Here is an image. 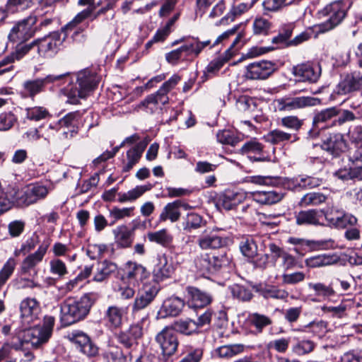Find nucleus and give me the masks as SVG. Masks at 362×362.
Returning a JSON list of instances; mask_svg holds the SVG:
<instances>
[{
	"mask_svg": "<svg viewBox=\"0 0 362 362\" xmlns=\"http://www.w3.org/2000/svg\"><path fill=\"white\" fill-rule=\"evenodd\" d=\"M208 46L211 47V40L200 41L198 37H192L187 40L181 47L187 57H197L202 51Z\"/></svg>",
	"mask_w": 362,
	"mask_h": 362,
	"instance_id": "obj_28",
	"label": "nucleus"
},
{
	"mask_svg": "<svg viewBox=\"0 0 362 362\" xmlns=\"http://www.w3.org/2000/svg\"><path fill=\"white\" fill-rule=\"evenodd\" d=\"M315 347V343L310 339L297 341L292 346V351L298 355L303 356L312 352Z\"/></svg>",
	"mask_w": 362,
	"mask_h": 362,
	"instance_id": "obj_54",
	"label": "nucleus"
},
{
	"mask_svg": "<svg viewBox=\"0 0 362 362\" xmlns=\"http://www.w3.org/2000/svg\"><path fill=\"white\" fill-rule=\"evenodd\" d=\"M322 73L318 63H303L293 66L292 74L299 81L315 83L319 80Z\"/></svg>",
	"mask_w": 362,
	"mask_h": 362,
	"instance_id": "obj_11",
	"label": "nucleus"
},
{
	"mask_svg": "<svg viewBox=\"0 0 362 362\" xmlns=\"http://www.w3.org/2000/svg\"><path fill=\"white\" fill-rule=\"evenodd\" d=\"M212 258V254H201L194 259L196 268L203 274L215 272Z\"/></svg>",
	"mask_w": 362,
	"mask_h": 362,
	"instance_id": "obj_40",
	"label": "nucleus"
},
{
	"mask_svg": "<svg viewBox=\"0 0 362 362\" xmlns=\"http://www.w3.org/2000/svg\"><path fill=\"white\" fill-rule=\"evenodd\" d=\"M146 143H139L127 152V163L123 167V171H129L140 160Z\"/></svg>",
	"mask_w": 362,
	"mask_h": 362,
	"instance_id": "obj_35",
	"label": "nucleus"
},
{
	"mask_svg": "<svg viewBox=\"0 0 362 362\" xmlns=\"http://www.w3.org/2000/svg\"><path fill=\"white\" fill-rule=\"evenodd\" d=\"M172 329L175 332H178L185 335H191L198 331L195 321L190 318H181L176 320L173 323Z\"/></svg>",
	"mask_w": 362,
	"mask_h": 362,
	"instance_id": "obj_36",
	"label": "nucleus"
},
{
	"mask_svg": "<svg viewBox=\"0 0 362 362\" xmlns=\"http://www.w3.org/2000/svg\"><path fill=\"white\" fill-rule=\"evenodd\" d=\"M105 356L112 362H138L140 359L139 357H136L135 361H134L132 352L124 354L120 348L113 346L109 347L108 350L105 352Z\"/></svg>",
	"mask_w": 362,
	"mask_h": 362,
	"instance_id": "obj_38",
	"label": "nucleus"
},
{
	"mask_svg": "<svg viewBox=\"0 0 362 362\" xmlns=\"http://www.w3.org/2000/svg\"><path fill=\"white\" fill-rule=\"evenodd\" d=\"M362 90V71L354 70L346 73L336 88L339 95H347Z\"/></svg>",
	"mask_w": 362,
	"mask_h": 362,
	"instance_id": "obj_10",
	"label": "nucleus"
},
{
	"mask_svg": "<svg viewBox=\"0 0 362 362\" xmlns=\"http://www.w3.org/2000/svg\"><path fill=\"white\" fill-rule=\"evenodd\" d=\"M337 217L335 218L329 217L332 221V226L337 228H345L349 226H354L357 223V218L351 214H344L342 211H336Z\"/></svg>",
	"mask_w": 362,
	"mask_h": 362,
	"instance_id": "obj_44",
	"label": "nucleus"
},
{
	"mask_svg": "<svg viewBox=\"0 0 362 362\" xmlns=\"http://www.w3.org/2000/svg\"><path fill=\"white\" fill-rule=\"evenodd\" d=\"M320 99L310 96L292 97L286 95L275 100L276 107L280 112H291L320 104Z\"/></svg>",
	"mask_w": 362,
	"mask_h": 362,
	"instance_id": "obj_6",
	"label": "nucleus"
},
{
	"mask_svg": "<svg viewBox=\"0 0 362 362\" xmlns=\"http://www.w3.org/2000/svg\"><path fill=\"white\" fill-rule=\"evenodd\" d=\"M79 115L78 112H69L59 121L60 127L71 128L70 136H73L77 133V128L75 127L76 117Z\"/></svg>",
	"mask_w": 362,
	"mask_h": 362,
	"instance_id": "obj_56",
	"label": "nucleus"
},
{
	"mask_svg": "<svg viewBox=\"0 0 362 362\" xmlns=\"http://www.w3.org/2000/svg\"><path fill=\"white\" fill-rule=\"evenodd\" d=\"M25 93L30 98L43 91L45 85L41 78L25 81L23 84Z\"/></svg>",
	"mask_w": 362,
	"mask_h": 362,
	"instance_id": "obj_47",
	"label": "nucleus"
},
{
	"mask_svg": "<svg viewBox=\"0 0 362 362\" xmlns=\"http://www.w3.org/2000/svg\"><path fill=\"white\" fill-rule=\"evenodd\" d=\"M99 77L88 71L77 75L78 87H67L62 91L67 97V103L77 104L80 98H86L98 85Z\"/></svg>",
	"mask_w": 362,
	"mask_h": 362,
	"instance_id": "obj_3",
	"label": "nucleus"
},
{
	"mask_svg": "<svg viewBox=\"0 0 362 362\" xmlns=\"http://www.w3.org/2000/svg\"><path fill=\"white\" fill-rule=\"evenodd\" d=\"M347 8V5L342 0L327 5L319 12L320 17L327 18L325 22L319 25V30L325 33L337 26L345 18Z\"/></svg>",
	"mask_w": 362,
	"mask_h": 362,
	"instance_id": "obj_4",
	"label": "nucleus"
},
{
	"mask_svg": "<svg viewBox=\"0 0 362 362\" xmlns=\"http://www.w3.org/2000/svg\"><path fill=\"white\" fill-rule=\"evenodd\" d=\"M245 201H250L249 192L227 190L220 197L218 203L225 209L230 210Z\"/></svg>",
	"mask_w": 362,
	"mask_h": 362,
	"instance_id": "obj_19",
	"label": "nucleus"
},
{
	"mask_svg": "<svg viewBox=\"0 0 362 362\" xmlns=\"http://www.w3.org/2000/svg\"><path fill=\"white\" fill-rule=\"evenodd\" d=\"M217 141L223 144H228L232 146H236L240 140L238 137L235 136L230 131L223 130L220 131L216 134Z\"/></svg>",
	"mask_w": 362,
	"mask_h": 362,
	"instance_id": "obj_59",
	"label": "nucleus"
},
{
	"mask_svg": "<svg viewBox=\"0 0 362 362\" xmlns=\"http://www.w3.org/2000/svg\"><path fill=\"white\" fill-rule=\"evenodd\" d=\"M337 262L335 256L318 255L305 260L306 265L311 268L320 267L333 264Z\"/></svg>",
	"mask_w": 362,
	"mask_h": 362,
	"instance_id": "obj_46",
	"label": "nucleus"
},
{
	"mask_svg": "<svg viewBox=\"0 0 362 362\" xmlns=\"http://www.w3.org/2000/svg\"><path fill=\"white\" fill-rule=\"evenodd\" d=\"M72 341L75 344L76 348L83 354L91 357L97 355L98 347L93 344L90 338L83 332L73 334Z\"/></svg>",
	"mask_w": 362,
	"mask_h": 362,
	"instance_id": "obj_24",
	"label": "nucleus"
},
{
	"mask_svg": "<svg viewBox=\"0 0 362 362\" xmlns=\"http://www.w3.org/2000/svg\"><path fill=\"white\" fill-rule=\"evenodd\" d=\"M339 114V110L335 107L324 109L315 114L313 119V127L308 132L309 137L311 139L317 138L320 130L332 127V124L327 125V123L332 118L338 116Z\"/></svg>",
	"mask_w": 362,
	"mask_h": 362,
	"instance_id": "obj_9",
	"label": "nucleus"
},
{
	"mask_svg": "<svg viewBox=\"0 0 362 362\" xmlns=\"http://www.w3.org/2000/svg\"><path fill=\"white\" fill-rule=\"evenodd\" d=\"M160 287L158 284L146 285L143 291L136 296L133 306L132 312L141 310L146 308L153 300L157 296Z\"/></svg>",
	"mask_w": 362,
	"mask_h": 362,
	"instance_id": "obj_17",
	"label": "nucleus"
},
{
	"mask_svg": "<svg viewBox=\"0 0 362 362\" xmlns=\"http://www.w3.org/2000/svg\"><path fill=\"white\" fill-rule=\"evenodd\" d=\"M117 269V264L107 260L100 262L96 265L93 281L102 282L106 280L112 273L115 272Z\"/></svg>",
	"mask_w": 362,
	"mask_h": 362,
	"instance_id": "obj_33",
	"label": "nucleus"
},
{
	"mask_svg": "<svg viewBox=\"0 0 362 362\" xmlns=\"http://www.w3.org/2000/svg\"><path fill=\"white\" fill-rule=\"evenodd\" d=\"M253 289L265 298L284 299L288 293L284 290L279 289L277 287L267 284H259L253 286Z\"/></svg>",
	"mask_w": 362,
	"mask_h": 362,
	"instance_id": "obj_30",
	"label": "nucleus"
},
{
	"mask_svg": "<svg viewBox=\"0 0 362 362\" xmlns=\"http://www.w3.org/2000/svg\"><path fill=\"white\" fill-rule=\"evenodd\" d=\"M78 6L88 7L78 13L73 20L66 25V28H71L81 23L85 20L90 18L95 9V0H78Z\"/></svg>",
	"mask_w": 362,
	"mask_h": 362,
	"instance_id": "obj_26",
	"label": "nucleus"
},
{
	"mask_svg": "<svg viewBox=\"0 0 362 362\" xmlns=\"http://www.w3.org/2000/svg\"><path fill=\"white\" fill-rule=\"evenodd\" d=\"M326 196L319 192H309L305 194L300 201V205L303 207L308 206H317L326 201Z\"/></svg>",
	"mask_w": 362,
	"mask_h": 362,
	"instance_id": "obj_51",
	"label": "nucleus"
},
{
	"mask_svg": "<svg viewBox=\"0 0 362 362\" xmlns=\"http://www.w3.org/2000/svg\"><path fill=\"white\" fill-rule=\"evenodd\" d=\"M262 151V144L256 139L247 141L240 149L242 153H260Z\"/></svg>",
	"mask_w": 362,
	"mask_h": 362,
	"instance_id": "obj_63",
	"label": "nucleus"
},
{
	"mask_svg": "<svg viewBox=\"0 0 362 362\" xmlns=\"http://www.w3.org/2000/svg\"><path fill=\"white\" fill-rule=\"evenodd\" d=\"M35 0H7L5 8L6 18L8 14H15L23 11L34 4Z\"/></svg>",
	"mask_w": 362,
	"mask_h": 362,
	"instance_id": "obj_37",
	"label": "nucleus"
},
{
	"mask_svg": "<svg viewBox=\"0 0 362 362\" xmlns=\"http://www.w3.org/2000/svg\"><path fill=\"white\" fill-rule=\"evenodd\" d=\"M134 210V207H126V208H118L113 207L110 211V217L114 218L113 222L111 223L114 224L115 221L122 219L126 217H130L132 216L133 211Z\"/></svg>",
	"mask_w": 362,
	"mask_h": 362,
	"instance_id": "obj_60",
	"label": "nucleus"
},
{
	"mask_svg": "<svg viewBox=\"0 0 362 362\" xmlns=\"http://www.w3.org/2000/svg\"><path fill=\"white\" fill-rule=\"evenodd\" d=\"M148 276V273L144 267L136 262H129L124 270V274L121 280L130 285H139V283Z\"/></svg>",
	"mask_w": 362,
	"mask_h": 362,
	"instance_id": "obj_18",
	"label": "nucleus"
},
{
	"mask_svg": "<svg viewBox=\"0 0 362 362\" xmlns=\"http://www.w3.org/2000/svg\"><path fill=\"white\" fill-rule=\"evenodd\" d=\"M115 243L118 248L129 247L134 240V230L126 225H120L112 230Z\"/></svg>",
	"mask_w": 362,
	"mask_h": 362,
	"instance_id": "obj_22",
	"label": "nucleus"
},
{
	"mask_svg": "<svg viewBox=\"0 0 362 362\" xmlns=\"http://www.w3.org/2000/svg\"><path fill=\"white\" fill-rule=\"evenodd\" d=\"M48 248V245H41L36 252L27 256L22 262L20 267L21 274H27L42 260Z\"/></svg>",
	"mask_w": 362,
	"mask_h": 362,
	"instance_id": "obj_23",
	"label": "nucleus"
},
{
	"mask_svg": "<svg viewBox=\"0 0 362 362\" xmlns=\"http://www.w3.org/2000/svg\"><path fill=\"white\" fill-rule=\"evenodd\" d=\"M230 291L233 297L243 301L250 300L252 297L250 290L239 284L233 285Z\"/></svg>",
	"mask_w": 362,
	"mask_h": 362,
	"instance_id": "obj_58",
	"label": "nucleus"
},
{
	"mask_svg": "<svg viewBox=\"0 0 362 362\" xmlns=\"http://www.w3.org/2000/svg\"><path fill=\"white\" fill-rule=\"evenodd\" d=\"M250 201H254L261 205H272L279 202L284 197L281 191H256L249 192Z\"/></svg>",
	"mask_w": 362,
	"mask_h": 362,
	"instance_id": "obj_21",
	"label": "nucleus"
},
{
	"mask_svg": "<svg viewBox=\"0 0 362 362\" xmlns=\"http://www.w3.org/2000/svg\"><path fill=\"white\" fill-rule=\"evenodd\" d=\"M258 0H252L250 2L240 3L234 6L230 11L229 13L216 23V25H227L229 22H233L235 17L247 11Z\"/></svg>",
	"mask_w": 362,
	"mask_h": 362,
	"instance_id": "obj_32",
	"label": "nucleus"
},
{
	"mask_svg": "<svg viewBox=\"0 0 362 362\" xmlns=\"http://www.w3.org/2000/svg\"><path fill=\"white\" fill-rule=\"evenodd\" d=\"M127 320V310L115 305L107 307L104 313V320L111 329L120 328Z\"/></svg>",
	"mask_w": 362,
	"mask_h": 362,
	"instance_id": "obj_16",
	"label": "nucleus"
},
{
	"mask_svg": "<svg viewBox=\"0 0 362 362\" xmlns=\"http://www.w3.org/2000/svg\"><path fill=\"white\" fill-rule=\"evenodd\" d=\"M35 42L40 54L52 57L60 49L63 40L60 33L54 32L42 39L35 40Z\"/></svg>",
	"mask_w": 362,
	"mask_h": 362,
	"instance_id": "obj_14",
	"label": "nucleus"
},
{
	"mask_svg": "<svg viewBox=\"0 0 362 362\" xmlns=\"http://www.w3.org/2000/svg\"><path fill=\"white\" fill-rule=\"evenodd\" d=\"M279 124L286 129L297 132L302 128L304 121L298 116L288 115L281 118Z\"/></svg>",
	"mask_w": 362,
	"mask_h": 362,
	"instance_id": "obj_50",
	"label": "nucleus"
},
{
	"mask_svg": "<svg viewBox=\"0 0 362 362\" xmlns=\"http://www.w3.org/2000/svg\"><path fill=\"white\" fill-rule=\"evenodd\" d=\"M245 346L241 344L224 345L216 349V353L221 358H231L244 351Z\"/></svg>",
	"mask_w": 362,
	"mask_h": 362,
	"instance_id": "obj_48",
	"label": "nucleus"
},
{
	"mask_svg": "<svg viewBox=\"0 0 362 362\" xmlns=\"http://www.w3.org/2000/svg\"><path fill=\"white\" fill-rule=\"evenodd\" d=\"M22 317H29L37 314L39 310V303L35 298H27L20 305Z\"/></svg>",
	"mask_w": 362,
	"mask_h": 362,
	"instance_id": "obj_49",
	"label": "nucleus"
},
{
	"mask_svg": "<svg viewBox=\"0 0 362 362\" xmlns=\"http://www.w3.org/2000/svg\"><path fill=\"white\" fill-rule=\"evenodd\" d=\"M293 0H264L262 6L265 11H277L284 6L290 4Z\"/></svg>",
	"mask_w": 362,
	"mask_h": 362,
	"instance_id": "obj_61",
	"label": "nucleus"
},
{
	"mask_svg": "<svg viewBox=\"0 0 362 362\" xmlns=\"http://www.w3.org/2000/svg\"><path fill=\"white\" fill-rule=\"evenodd\" d=\"M224 243L221 237L214 233L204 235L198 240V245L202 250L220 248Z\"/></svg>",
	"mask_w": 362,
	"mask_h": 362,
	"instance_id": "obj_39",
	"label": "nucleus"
},
{
	"mask_svg": "<svg viewBox=\"0 0 362 362\" xmlns=\"http://www.w3.org/2000/svg\"><path fill=\"white\" fill-rule=\"evenodd\" d=\"M54 325V318L47 316L42 325L33 327L30 329L16 332L13 336L16 342H21V350L26 344L30 343L34 349H39L47 344L52 336Z\"/></svg>",
	"mask_w": 362,
	"mask_h": 362,
	"instance_id": "obj_2",
	"label": "nucleus"
},
{
	"mask_svg": "<svg viewBox=\"0 0 362 362\" xmlns=\"http://www.w3.org/2000/svg\"><path fill=\"white\" fill-rule=\"evenodd\" d=\"M147 238L150 242L157 243L163 247L170 245L173 239V235L166 229L149 232L147 233Z\"/></svg>",
	"mask_w": 362,
	"mask_h": 362,
	"instance_id": "obj_42",
	"label": "nucleus"
},
{
	"mask_svg": "<svg viewBox=\"0 0 362 362\" xmlns=\"http://www.w3.org/2000/svg\"><path fill=\"white\" fill-rule=\"evenodd\" d=\"M50 189L40 183L31 184L16 193V204L19 207L28 206L45 199Z\"/></svg>",
	"mask_w": 362,
	"mask_h": 362,
	"instance_id": "obj_5",
	"label": "nucleus"
},
{
	"mask_svg": "<svg viewBox=\"0 0 362 362\" xmlns=\"http://www.w3.org/2000/svg\"><path fill=\"white\" fill-rule=\"evenodd\" d=\"M250 325L255 327L258 333H261L267 326L272 325V319L264 315L258 313H250L248 316Z\"/></svg>",
	"mask_w": 362,
	"mask_h": 362,
	"instance_id": "obj_45",
	"label": "nucleus"
},
{
	"mask_svg": "<svg viewBox=\"0 0 362 362\" xmlns=\"http://www.w3.org/2000/svg\"><path fill=\"white\" fill-rule=\"evenodd\" d=\"M187 291L195 307L202 308L212 302L213 296L209 292L192 286L187 287Z\"/></svg>",
	"mask_w": 362,
	"mask_h": 362,
	"instance_id": "obj_31",
	"label": "nucleus"
},
{
	"mask_svg": "<svg viewBox=\"0 0 362 362\" xmlns=\"http://www.w3.org/2000/svg\"><path fill=\"white\" fill-rule=\"evenodd\" d=\"M294 29V25L292 23L283 25L280 30L279 35L272 39V42L276 44H282L288 42Z\"/></svg>",
	"mask_w": 362,
	"mask_h": 362,
	"instance_id": "obj_57",
	"label": "nucleus"
},
{
	"mask_svg": "<svg viewBox=\"0 0 362 362\" xmlns=\"http://www.w3.org/2000/svg\"><path fill=\"white\" fill-rule=\"evenodd\" d=\"M240 248L242 254L250 261L255 258L258 254L257 243L252 238H248L242 242Z\"/></svg>",
	"mask_w": 362,
	"mask_h": 362,
	"instance_id": "obj_53",
	"label": "nucleus"
},
{
	"mask_svg": "<svg viewBox=\"0 0 362 362\" xmlns=\"http://www.w3.org/2000/svg\"><path fill=\"white\" fill-rule=\"evenodd\" d=\"M174 263L171 262L165 254L157 257V262L153 269V276L156 282L170 278L175 272Z\"/></svg>",
	"mask_w": 362,
	"mask_h": 362,
	"instance_id": "obj_15",
	"label": "nucleus"
},
{
	"mask_svg": "<svg viewBox=\"0 0 362 362\" xmlns=\"http://www.w3.org/2000/svg\"><path fill=\"white\" fill-rule=\"evenodd\" d=\"M37 23V17L30 15L27 18L16 23L11 28L8 39L10 41L24 42L34 36L36 32L35 24Z\"/></svg>",
	"mask_w": 362,
	"mask_h": 362,
	"instance_id": "obj_7",
	"label": "nucleus"
},
{
	"mask_svg": "<svg viewBox=\"0 0 362 362\" xmlns=\"http://www.w3.org/2000/svg\"><path fill=\"white\" fill-rule=\"evenodd\" d=\"M276 70V64L271 61H259L246 66L245 76L250 80H264L270 76Z\"/></svg>",
	"mask_w": 362,
	"mask_h": 362,
	"instance_id": "obj_12",
	"label": "nucleus"
},
{
	"mask_svg": "<svg viewBox=\"0 0 362 362\" xmlns=\"http://www.w3.org/2000/svg\"><path fill=\"white\" fill-rule=\"evenodd\" d=\"M202 218L197 214L189 213L184 219L182 225L183 230L191 232L193 230L199 228L202 226Z\"/></svg>",
	"mask_w": 362,
	"mask_h": 362,
	"instance_id": "obj_52",
	"label": "nucleus"
},
{
	"mask_svg": "<svg viewBox=\"0 0 362 362\" xmlns=\"http://www.w3.org/2000/svg\"><path fill=\"white\" fill-rule=\"evenodd\" d=\"M265 141L274 145L283 144L286 142H295L298 140L296 134H291L279 129L269 132L264 136Z\"/></svg>",
	"mask_w": 362,
	"mask_h": 362,
	"instance_id": "obj_27",
	"label": "nucleus"
},
{
	"mask_svg": "<svg viewBox=\"0 0 362 362\" xmlns=\"http://www.w3.org/2000/svg\"><path fill=\"white\" fill-rule=\"evenodd\" d=\"M296 224L298 226L320 225L322 215L320 211L308 209L300 211L295 216Z\"/></svg>",
	"mask_w": 362,
	"mask_h": 362,
	"instance_id": "obj_29",
	"label": "nucleus"
},
{
	"mask_svg": "<svg viewBox=\"0 0 362 362\" xmlns=\"http://www.w3.org/2000/svg\"><path fill=\"white\" fill-rule=\"evenodd\" d=\"M270 26V23L263 18H257L253 22V30L257 35H267Z\"/></svg>",
	"mask_w": 362,
	"mask_h": 362,
	"instance_id": "obj_64",
	"label": "nucleus"
},
{
	"mask_svg": "<svg viewBox=\"0 0 362 362\" xmlns=\"http://www.w3.org/2000/svg\"><path fill=\"white\" fill-rule=\"evenodd\" d=\"M152 187L151 184L139 185L127 192H119L117 194V200L120 203L132 202L149 191Z\"/></svg>",
	"mask_w": 362,
	"mask_h": 362,
	"instance_id": "obj_34",
	"label": "nucleus"
},
{
	"mask_svg": "<svg viewBox=\"0 0 362 362\" xmlns=\"http://www.w3.org/2000/svg\"><path fill=\"white\" fill-rule=\"evenodd\" d=\"M178 204L180 203L175 201L167 204L160 214L159 220L160 221H165L169 219L171 222L178 221L181 215L177 206Z\"/></svg>",
	"mask_w": 362,
	"mask_h": 362,
	"instance_id": "obj_41",
	"label": "nucleus"
},
{
	"mask_svg": "<svg viewBox=\"0 0 362 362\" xmlns=\"http://www.w3.org/2000/svg\"><path fill=\"white\" fill-rule=\"evenodd\" d=\"M322 148L334 156H338L346 148L344 136L340 133H332L322 143Z\"/></svg>",
	"mask_w": 362,
	"mask_h": 362,
	"instance_id": "obj_20",
	"label": "nucleus"
},
{
	"mask_svg": "<svg viewBox=\"0 0 362 362\" xmlns=\"http://www.w3.org/2000/svg\"><path fill=\"white\" fill-rule=\"evenodd\" d=\"M21 342H16L14 337H12L11 340L6 341L0 348V362L8 355L11 349L16 351L21 350Z\"/></svg>",
	"mask_w": 362,
	"mask_h": 362,
	"instance_id": "obj_62",
	"label": "nucleus"
},
{
	"mask_svg": "<svg viewBox=\"0 0 362 362\" xmlns=\"http://www.w3.org/2000/svg\"><path fill=\"white\" fill-rule=\"evenodd\" d=\"M156 341L160 345L165 356L173 355L179 344L175 332L172 327H165L156 337Z\"/></svg>",
	"mask_w": 362,
	"mask_h": 362,
	"instance_id": "obj_13",
	"label": "nucleus"
},
{
	"mask_svg": "<svg viewBox=\"0 0 362 362\" xmlns=\"http://www.w3.org/2000/svg\"><path fill=\"white\" fill-rule=\"evenodd\" d=\"M94 303L91 294H85L80 299L69 298L60 307V320L64 326H69L86 317Z\"/></svg>",
	"mask_w": 362,
	"mask_h": 362,
	"instance_id": "obj_1",
	"label": "nucleus"
},
{
	"mask_svg": "<svg viewBox=\"0 0 362 362\" xmlns=\"http://www.w3.org/2000/svg\"><path fill=\"white\" fill-rule=\"evenodd\" d=\"M351 165L349 168V175L350 178L362 180V148L350 156Z\"/></svg>",
	"mask_w": 362,
	"mask_h": 362,
	"instance_id": "obj_43",
	"label": "nucleus"
},
{
	"mask_svg": "<svg viewBox=\"0 0 362 362\" xmlns=\"http://www.w3.org/2000/svg\"><path fill=\"white\" fill-rule=\"evenodd\" d=\"M180 79V76L174 74L167 81L163 83L156 93L148 95L142 102V105L148 107L150 104H167L169 101L168 93L176 86Z\"/></svg>",
	"mask_w": 362,
	"mask_h": 362,
	"instance_id": "obj_8",
	"label": "nucleus"
},
{
	"mask_svg": "<svg viewBox=\"0 0 362 362\" xmlns=\"http://www.w3.org/2000/svg\"><path fill=\"white\" fill-rule=\"evenodd\" d=\"M185 306V301L178 297H170L166 299L159 310V315L162 317L178 315Z\"/></svg>",
	"mask_w": 362,
	"mask_h": 362,
	"instance_id": "obj_25",
	"label": "nucleus"
},
{
	"mask_svg": "<svg viewBox=\"0 0 362 362\" xmlns=\"http://www.w3.org/2000/svg\"><path fill=\"white\" fill-rule=\"evenodd\" d=\"M25 110L26 117L30 120L40 121L50 117L49 111L44 107L36 106Z\"/></svg>",
	"mask_w": 362,
	"mask_h": 362,
	"instance_id": "obj_55",
	"label": "nucleus"
}]
</instances>
